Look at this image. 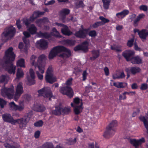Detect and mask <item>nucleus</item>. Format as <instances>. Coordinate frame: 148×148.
Returning a JSON list of instances; mask_svg holds the SVG:
<instances>
[{"instance_id":"obj_1","label":"nucleus","mask_w":148,"mask_h":148,"mask_svg":"<svg viewBox=\"0 0 148 148\" xmlns=\"http://www.w3.org/2000/svg\"><path fill=\"white\" fill-rule=\"evenodd\" d=\"M23 92V86L20 83L18 84L17 86L14 95V87L13 85L10 88L4 87L1 90V94L3 96L10 99L14 97L15 101H18Z\"/></svg>"},{"instance_id":"obj_2","label":"nucleus","mask_w":148,"mask_h":148,"mask_svg":"<svg viewBox=\"0 0 148 148\" xmlns=\"http://www.w3.org/2000/svg\"><path fill=\"white\" fill-rule=\"evenodd\" d=\"M13 48L9 47L5 52L4 59L5 60L4 63L7 65L6 70L10 74H14L15 72L16 66L13 65L16 55L13 51Z\"/></svg>"},{"instance_id":"obj_3","label":"nucleus","mask_w":148,"mask_h":148,"mask_svg":"<svg viewBox=\"0 0 148 148\" xmlns=\"http://www.w3.org/2000/svg\"><path fill=\"white\" fill-rule=\"evenodd\" d=\"M62 52L66 53H63L60 54L59 56L63 58H68L71 55V51L67 48L62 46H58L54 47L50 51L48 56L49 59H52L56 57L57 54Z\"/></svg>"},{"instance_id":"obj_4","label":"nucleus","mask_w":148,"mask_h":148,"mask_svg":"<svg viewBox=\"0 0 148 148\" xmlns=\"http://www.w3.org/2000/svg\"><path fill=\"white\" fill-rule=\"evenodd\" d=\"M117 125V122L116 120L112 121L106 127L103 134L104 137L108 138L113 135L115 131V127Z\"/></svg>"},{"instance_id":"obj_5","label":"nucleus","mask_w":148,"mask_h":148,"mask_svg":"<svg viewBox=\"0 0 148 148\" xmlns=\"http://www.w3.org/2000/svg\"><path fill=\"white\" fill-rule=\"evenodd\" d=\"M39 96H43L45 98H49V100H51V98L53 96L50 88L48 87H44L38 91Z\"/></svg>"},{"instance_id":"obj_6","label":"nucleus","mask_w":148,"mask_h":148,"mask_svg":"<svg viewBox=\"0 0 148 148\" xmlns=\"http://www.w3.org/2000/svg\"><path fill=\"white\" fill-rule=\"evenodd\" d=\"M16 32L15 28L11 25L4 29V32L2 33V36L5 38H11L14 36Z\"/></svg>"},{"instance_id":"obj_7","label":"nucleus","mask_w":148,"mask_h":148,"mask_svg":"<svg viewBox=\"0 0 148 148\" xmlns=\"http://www.w3.org/2000/svg\"><path fill=\"white\" fill-rule=\"evenodd\" d=\"M59 91L64 95H66L70 98L73 97L74 95V92L72 88L68 86H62L60 87Z\"/></svg>"},{"instance_id":"obj_8","label":"nucleus","mask_w":148,"mask_h":148,"mask_svg":"<svg viewBox=\"0 0 148 148\" xmlns=\"http://www.w3.org/2000/svg\"><path fill=\"white\" fill-rule=\"evenodd\" d=\"M45 79L46 82L52 84L56 81V78L52 73V69L49 67L47 71Z\"/></svg>"},{"instance_id":"obj_9","label":"nucleus","mask_w":148,"mask_h":148,"mask_svg":"<svg viewBox=\"0 0 148 148\" xmlns=\"http://www.w3.org/2000/svg\"><path fill=\"white\" fill-rule=\"evenodd\" d=\"M45 55L44 54H42L40 55L37 59L38 63V68L39 72L42 74L44 73L45 69V66L43 64L42 61L45 59Z\"/></svg>"},{"instance_id":"obj_10","label":"nucleus","mask_w":148,"mask_h":148,"mask_svg":"<svg viewBox=\"0 0 148 148\" xmlns=\"http://www.w3.org/2000/svg\"><path fill=\"white\" fill-rule=\"evenodd\" d=\"M28 121L27 118H21L14 120L13 125H15L17 123L19 125L20 128L22 129L26 126Z\"/></svg>"},{"instance_id":"obj_11","label":"nucleus","mask_w":148,"mask_h":148,"mask_svg":"<svg viewBox=\"0 0 148 148\" xmlns=\"http://www.w3.org/2000/svg\"><path fill=\"white\" fill-rule=\"evenodd\" d=\"M88 30L89 29L84 28V27L83 26L82 29H80L78 31L76 32L75 35L77 38H84L86 37Z\"/></svg>"},{"instance_id":"obj_12","label":"nucleus","mask_w":148,"mask_h":148,"mask_svg":"<svg viewBox=\"0 0 148 148\" xmlns=\"http://www.w3.org/2000/svg\"><path fill=\"white\" fill-rule=\"evenodd\" d=\"M145 140L144 137H142L140 139L136 140V139H131L130 140V143L135 147L138 148L139 146L145 143Z\"/></svg>"},{"instance_id":"obj_13","label":"nucleus","mask_w":148,"mask_h":148,"mask_svg":"<svg viewBox=\"0 0 148 148\" xmlns=\"http://www.w3.org/2000/svg\"><path fill=\"white\" fill-rule=\"evenodd\" d=\"M134 51L130 50H127L123 52L122 55L127 62L131 61L132 58L134 55Z\"/></svg>"},{"instance_id":"obj_14","label":"nucleus","mask_w":148,"mask_h":148,"mask_svg":"<svg viewBox=\"0 0 148 148\" xmlns=\"http://www.w3.org/2000/svg\"><path fill=\"white\" fill-rule=\"evenodd\" d=\"M9 106L11 110L14 111H21L23 110L24 108V105H18L16 104L13 101L9 103Z\"/></svg>"},{"instance_id":"obj_15","label":"nucleus","mask_w":148,"mask_h":148,"mask_svg":"<svg viewBox=\"0 0 148 148\" xmlns=\"http://www.w3.org/2000/svg\"><path fill=\"white\" fill-rule=\"evenodd\" d=\"M2 118L5 122L10 123L12 125L13 124L14 119L10 114L4 113L2 115Z\"/></svg>"},{"instance_id":"obj_16","label":"nucleus","mask_w":148,"mask_h":148,"mask_svg":"<svg viewBox=\"0 0 148 148\" xmlns=\"http://www.w3.org/2000/svg\"><path fill=\"white\" fill-rule=\"evenodd\" d=\"M36 44L37 46H39L41 48L43 49H46L48 47V42L44 39H40L37 41Z\"/></svg>"},{"instance_id":"obj_17","label":"nucleus","mask_w":148,"mask_h":148,"mask_svg":"<svg viewBox=\"0 0 148 148\" xmlns=\"http://www.w3.org/2000/svg\"><path fill=\"white\" fill-rule=\"evenodd\" d=\"M125 71L128 72H130L132 74L135 75L140 72L141 69L139 67L133 66L126 68L125 69Z\"/></svg>"},{"instance_id":"obj_18","label":"nucleus","mask_w":148,"mask_h":148,"mask_svg":"<svg viewBox=\"0 0 148 148\" xmlns=\"http://www.w3.org/2000/svg\"><path fill=\"white\" fill-rule=\"evenodd\" d=\"M130 62L133 64H140L143 63V58L140 56H137L132 57Z\"/></svg>"},{"instance_id":"obj_19","label":"nucleus","mask_w":148,"mask_h":148,"mask_svg":"<svg viewBox=\"0 0 148 148\" xmlns=\"http://www.w3.org/2000/svg\"><path fill=\"white\" fill-rule=\"evenodd\" d=\"M55 109L52 111V114L56 116H60L62 114V107L61 105L59 104L58 106L55 107Z\"/></svg>"},{"instance_id":"obj_20","label":"nucleus","mask_w":148,"mask_h":148,"mask_svg":"<svg viewBox=\"0 0 148 148\" xmlns=\"http://www.w3.org/2000/svg\"><path fill=\"white\" fill-rule=\"evenodd\" d=\"M129 13V11L127 10H124L121 12L117 13L116 16L119 18H123Z\"/></svg>"},{"instance_id":"obj_21","label":"nucleus","mask_w":148,"mask_h":148,"mask_svg":"<svg viewBox=\"0 0 148 148\" xmlns=\"http://www.w3.org/2000/svg\"><path fill=\"white\" fill-rule=\"evenodd\" d=\"M92 56L90 58V59L91 60H95L99 56L100 51L98 50H93L91 51Z\"/></svg>"},{"instance_id":"obj_22","label":"nucleus","mask_w":148,"mask_h":148,"mask_svg":"<svg viewBox=\"0 0 148 148\" xmlns=\"http://www.w3.org/2000/svg\"><path fill=\"white\" fill-rule=\"evenodd\" d=\"M88 42L87 41L83 42L80 45L81 50L84 53L87 52L88 51Z\"/></svg>"},{"instance_id":"obj_23","label":"nucleus","mask_w":148,"mask_h":148,"mask_svg":"<svg viewBox=\"0 0 148 148\" xmlns=\"http://www.w3.org/2000/svg\"><path fill=\"white\" fill-rule=\"evenodd\" d=\"M61 32L64 35L70 36L73 34V32L69 29L67 26L66 25L64 27L61 29Z\"/></svg>"},{"instance_id":"obj_24","label":"nucleus","mask_w":148,"mask_h":148,"mask_svg":"<svg viewBox=\"0 0 148 148\" xmlns=\"http://www.w3.org/2000/svg\"><path fill=\"white\" fill-rule=\"evenodd\" d=\"M37 34L38 37L44 38L47 39L51 37V34L47 32L42 33L41 32H40L37 33Z\"/></svg>"},{"instance_id":"obj_25","label":"nucleus","mask_w":148,"mask_h":148,"mask_svg":"<svg viewBox=\"0 0 148 148\" xmlns=\"http://www.w3.org/2000/svg\"><path fill=\"white\" fill-rule=\"evenodd\" d=\"M49 22L48 19L47 17H44L42 19H39L37 20L35 22L39 27H41L42 23H46Z\"/></svg>"},{"instance_id":"obj_26","label":"nucleus","mask_w":148,"mask_h":148,"mask_svg":"<svg viewBox=\"0 0 148 148\" xmlns=\"http://www.w3.org/2000/svg\"><path fill=\"white\" fill-rule=\"evenodd\" d=\"M30 62L31 64L34 66L35 68L38 67V62L37 61V57L34 55H32L31 58Z\"/></svg>"},{"instance_id":"obj_27","label":"nucleus","mask_w":148,"mask_h":148,"mask_svg":"<svg viewBox=\"0 0 148 148\" xmlns=\"http://www.w3.org/2000/svg\"><path fill=\"white\" fill-rule=\"evenodd\" d=\"M27 30L31 34L34 35L36 33L37 29L34 24H32Z\"/></svg>"},{"instance_id":"obj_28","label":"nucleus","mask_w":148,"mask_h":148,"mask_svg":"<svg viewBox=\"0 0 148 148\" xmlns=\"http://www.w3.org/2000/svg\"><path fill=\"white\" fill-rule=\"evenodd\" d=\"M139 119L140 121L143 122L144 126L147 130V133L148 134V121L143 116H140Z\"/></svg>"},{"instance_id":"obj_29","label":"nucleus","mask_w":148,"mask_h":148,"mask_svg":"<svg viewBox=\"0 0 148 148\" xmlns=\"http://www.w3.org/2000/svg\"><path fill=\"white\" fill-rule=\"evenodd\" d=\"M83 103L82 102L81 105L79 106H76L75 107L74 109V111L76 115H78L81 113L83 109L82 106Z\"/></svg>"},{"instance_id":"obj_30","label":"nucleus","mask_w":148,"mask_h":148,"mask_svg":"<svg viewBox=\"0 0 148 148\" xmlns=\"http://www.w3.org/2000/svg\"><path fill=\"white\" fill-rule=\"evenodd\" d=\"M146 29H143L140 31L139 33V36L140 38L142 39L146 40L147 37Z\"/></svg>"},{"instance_id":"obj_31","label":"nucleus","mask_w":148,"mask_h":148,"mask_svg":"<svg viewBox=\"0 0 148 148\" xmlns=\"http://www.w3.org/2000/svg\"><path fill=\"white\" fill-rule=\"evenodd\" d=\"M50 34H51V36H52L57 38H61L62 37V36L60 35L59 32L55 27L52 28V32H50Z\"/></svg>"},{"instance_id":"obj_32","label":"nucleus","mask_w":148,"mask_h":148,"mask_svg":"<svg viewBox=\"0 0 148 148\" xmlns=\"http://www.w3.org/2000/svg\"><path fill=\"white\" fill-rule=\"evenodd\" d=\"M71 111L70 107H65L62 108V114L63 115L69 114Z\"/></svg>"},{"instance_id":"obj_33","label":"nucleus","mask_w":148,"mask_h":148,"mask_svg":"<svg viewBox=\"0 0 148 148\" xmlns=\"http://www.w3.org/2000/svg\"><path fill=\"white\" fill-rule=\"evenodd\" d=\"M103 3V6L104 9L107 10L109 9L111 2V0H102Z\"/></svg>"},{"instance_id":"obj_34","label":"nucleus","mask_w":148,"mask_h":148,"mask_svg":"<svg viewBox=\"0 0 148 148\" xmlns=\"http://www.w3.org/2000/svg\"><path fill=\"white\" fill-rule=\"evenodd\" d=\"M35 110L38 112H43L45 110V108L43 105L40 104L35 106Z\"/></svg>"},{"instance_id":"obj_35","label":"nucleus","mask_w":148,"mask_h":148,"mask_svg":"<svg viewBox=\"0 0 148 148\" xmlns=\"http://www.w3.org/2000/svg\"><path fill=\"white\" fill-rule=\"evenodd\" d=\"M24 75V73L23 70L21 68H18L16 74L17 78L19 79L22 77Z\"/></svg>"},{"instance_id":"obj_36","label":"nucleus","mask_w":148,"mask_h":148,"mask_svg":"<svg viewBox=\"0 0 148 148\" xmlns=\"http://www.w3.org/2000/svg\"><path fill=\"white\" fill-rule=\"evenodd\" d=\"M64 41L65 44L70 46H73L75 43V40L69 39L65 40Z\"/></svg>"},{"instance_id":"obj_37","label":"nucleus","mask_w":148,"mask_h":148,"mask_svg":"<svg viewBox=\"0 0 148 148\" xmlns=\"http://www.w3.org/2000/svg\"><path fill=\"white\" fill-rule=\"evenodd\" d=\"M24 63V60L23 58H21L16 63V65L17 66L25 67Z\"/></svg>"},{"instance_id":"obj_38","label":"nucleus","mask_w":148,"mask_h":148,"mask_svg":"<svg viewBox=\"0 0 148 148\" xmlns=\"http://www.w3.org/2000/svg\"><path fill=\"white\" fill-rule=\"evenodd\" d=\"M99 19L101 21L100 22L101 23V24L102 25H105V23H108L110 21V20L109 19L104 18L102 16H100Z\"/></svg>"},{"instance_id":"obj_39","label":"nucleus","mask_w":148,"mask_h":148,"mask_svg":"<svg viewBox=\"0 0 148 148\" xmlns=\"http://www.w3.org/2000/svg\"><path fill=\"white\" fill-rule=\"evenodd\" d=\"M123 83L121 82H114L113 86L119 88H124L125 86L123 85Z\"/></svg>"},{"instance_id":"obj_40","label":"nucleus","mask_w":148,"mask_h":148,"mask_svg":"<svg viewBox=\"0 0 148 148\" xmlns=\"http://www.w3.org/2000/svg\"><path fill=\"white\" fill-rule=\"evenodd\" d=\"M73 80V78H69L66 80L65 83L62 84V86L66 85V86H70L72 84Z\"/></svg>"},{"instance_id":"obj_41","label":"nucleus","mask_w":148,"mask_h":148,"mask_svg":"<svg viewBox=\"0 0 148 148\" xmlns=\"http://www.w3.org/2000/svg\"><path fill=\"white\" fill-rule=\"evenodd\" d=\"M70 13V10L67 8L63 9L60 12V15H66L69 14Z\"/></svg>"},{"instance_id":"obj_42","label":"nucleus","mask_w":148,"mask_h":148,"mask_svg":"<svg viewBox=\"0 0 148 148\" xmlns=\"http://www.w3.org/2000/svg\"><path fill=\"white\" fill-rule=\"evenodd\" d=\"M7 77L5 75H2L0 77V84L7 82Z\"/></svg>"},{"instance_id":"obj_43","label":"nucleus","mask_w":148,"mask_h":148,"mask_svg":"<svg viewBox=\"0 0 148 148\" xmlns=\"http://www.w3.org/2000/svg\"><path fill=\"white\" fill-rule=\"evenodd\" d=\"M134 42V38H132L131 39L128 40L127 43V45L129 47H132L133 45Z\"/></svg>"},{"instance_id":"obj_44","label":"nucleus","mask_w":148,"mask_h":148,"mask_svg":"<svg viewBox=\"0 0 148 148\" xmlns=\"http://www.w3.org/2000/svg\"><path fill=\"white\" fill-rule=\"evenodd\" d=\"M7 102L2 98H0V106L2 108H4V106L6 105Z\"/></svg>"},{"instance_id":"obj_45","label":"nucleus","mask_w":148,"mask_h":148,"mask_svg":"<svg viewBox=\"0 0 148 148\" xmlns=\"http://www.w3.org/2000/svg\"><path fill=\"white\" fill-rule=\"evenodd\" d=\"M23 23L27 27H28L31 23L29 19L27 18H24L23 20Z\"/></svg>"},{"instance_id":"obj_46","label":"nucleus","mask_w":148,"mask_h":148,"mask_svg":"<svg viewBox=\"0 0 148 148\" xmlns=\"http://www.w3.org/2000/svg\"><path fill=\"white\" fill-rule=\"evenodd\" d=\"M43 123V122L42 120H40L37 121L34 123V125L36 127H41Z\"/></svg>"},{"instance_id":"obj_47","label":"nucleus","mask_w":148,"mask_h":148,"mask_svg":"<svg viewBox=\"0 0 148 148\" xmlns=\"http://www.w3.org/2000/svg\"><path fill=\"white\" fill-rule=\"evenodd\" d=\"M75 5L77 8H83L84 6V4L82 1L76 3Z\"/></svg>"},{"instance_id":"obj_48","label":"nucleus","mask_w":148,"mask_h":148,"mask_svg":"<svg viewBox=\"0 0 148 148\" xmlns=\"http://www.w3.org/2000/svg\"><path fill=\"white\" fill-rule=\"evenodd\" d=\"M34 79L35 78H32L29 77L27 78V80L30 85H32L35 84V80Z\"/></svg>"},{"instance_id":"obj_49","label":"nucleus","mask_w":148,"mask_h":148,"mask_svg":"<svg viewBox=\"0 0 148 148\" xmlns=\"http://www.w3.org/2000/svg\"><path fill=\"white\" fill-rule=\"evenodd\" d=\"M88 35L91 37H95L97 36V33L95 30H93L89 32Z\"/></svg>"},{"instance_id":"obj_50","label":"nucleus","mask_w":148,"mask_h":148,"mask_svg":"<svg viewBox=\"0 0 148 148\" xmlns=\"http://www.w3.org/2000/svg\"><path fill=\"white\" fill-rule=\"evenodd\" d=\"M68 141H69L68 144L69 145H71L76 143V138H75L74 139L72 138H70L68 139Z\"/></svg>"},{"instance_id":"obj_51","label":"nucleus","mask_w":148,"mask_h":148,"mask_svg":"<svg viewBox=\"0 0 148 148\" xmlns=\"http://www.w3.org/2000/svg\"><path fill=\"white\" fill-rule=\"evenodd\" d=\"M37 18V17L36 16V15H35V13L34 12V14L30 16L29 19L30 22L32 23L33 22L34 20Z\"/></svg>"},{"instance_id":"obj_52","label":"nucleus","mask_w":148,"mask_h":148,"mask_svg":"<svg viewBox=\"0 0 148 148\" xmlns=\"http://www.w3.org/2000/svg\"><path fill=\"white\" fill-rule=\"evenodd\" d=\"M139 8L140 10L144 11H146L148 10L147 6L146 5H142L139 6Z\"/></svg>"},{"instance_id":"obj_53","label":"nucleus","mask_w":148,"mask_h":148,"mask_svg":"<svg viewBox=\"0 0 148 148\" xmlns=\"http://www.w3.org/2000/svg\"><path fill=\"white\" fill-rule=\"evenodd\" d=\"M100 21L97 22L95 23L92 25V27L94 28H96L98 27L99 26L102 25Z\"/></svg>"},{"instance_id":"obj_54","label":"nucleus","mask_w":148,"mask_h":148,"mask_svg":"<svg viewBox=\"0 0 148 148\" xmlns=\"http://www.w3.org/2000/svg\"><path fill=\"white\" fill-rule=\"evenodd\" d=\"M148 88V85L147 84H141L140 89L143 90L147 89Z\"/></svg>"},{"instance_id":"obj_55","label":"nucleus","mask_w":148,"mask_h":148,"mask_svg":"<svg viewBox=\"0 0 148 148\" xmlns=\"http://www.w3.org/2000/svg\"><path fill=\"white\" fill-rule=\"evenodd\" d=\"M16 25L19 30L21 29L22 25L21 23V21L19 19H18L16 20Z\"/></svg>"},{"instance_id":"obj_56","label":"nucleus","mask_w":148,"mask_h":148,"mask_svg":"<svg viewBox=\"0 0 148 148\" xmlns=\"http://www.w3.org/2000/svg\"><path fill=\"white\" fill-rule=\"evenodd\" d=\"M30 77L32 78H35V73L32 69L31 68L29 70Z\"/></svg>"},{"instance_id":"obj_57","label":"nucleus","mask_w":148,"mask_h":148,"mask_svg":"<svg viewBox=\"0 0 148 148\" xmlns=\"http://www.w3.org/2000/svg\"><path fill=\"white\" fill-rule=\"evenodd\" d=\"M88 75V73L86 70L84 71L82 73V81H85L86 79L87 76Z\"/></svg>"},{"instance_id":"obj_58","label":"nucleus","mask_w":148,"mask_h":148,"mask_svg":"<svg viewBox=\"0 0 148 148\" xmlns=\"http://www.w3.org/2000/svg\"><path fill=\"white\" fill-rule=\"evenodd\" d=\"M34 13H35V15H36V16L37 17V18H38L40 15H44L45 12L37 11L35 12Z\"/></svg>"},{"instance_id":"obj_59","label":"nucleus","mask_w":148,"mask_h":148,"mask_svg":"<svg viewBox=\"0 0 148 148\" xmlns=\"http://www.w3.org/2000/svg\"><path fill=\"white\" fill-rule=\"evenodd\" d=\"M125 75L123 72L121 73L119 76L117 77H115L114 76H113L114 79H115L117 78H124Z\"/></svg>"},{"instance_id":"obj_60","label":"nucleus","mask_w":148,"mask_h":148,"mask_svg":"<svg viewBox=\"0 0 148 148\" xmlns=\"http://www.w3.org/2000/svg\"><path fill=\"white\" fill-rule=\"evenodd\" d=\"M36 74L39 79L40 80L43 79V76L42 74H40L39 72L38 71L36 72Z\"/></svg>"},{"instance_id":"obj_61","label":"nucleus","mask_w":148,"mask_h":148,"mask_svg":"<svg viewBox=\"0 0 148 148\" xmlns=\"http://www.w3.org/2000/svg\"><path fill=\"white\" fill-rule=\"evenodd\" d=\"M4 146L6 148H18L14 146H11L8 143H5L4 144Z\"/></svg>"},{"instance_id":"obj_62","label":"nucleus","mask_w":148,"mask_h":148,"mask_svg":"<svg viewBox=\"0 0 148 148\" xmlns=\"http://www.w3.org/2000/svg\"><path fill=\"white\" fill-rule=\"evenodd\" d=\"M40 132L39 130H37L36 131V132L34 133V137L36 138H39L40 135Z\"/></svg>"},{"instance_id":"obj_63","label":"nucleus","mask_w":148,"mask_h":148,"mask_svg":"<svg viewBox=\"0 0 148 148\" xmlns=\"http://www.w3.org/2000/svg\"><path fill=\"white\" fill-rule=\"evenodd\" d=\"M23 34L26 38H29L31 36L30 33L27 31H24L23 32Z\"/></svg>"},{"instance_id":"obj_64","label":"nucleus","mask_w":148,"mask_h":148,"mask_svg":"<svg viewBox=\"0 0 148 148\" xmlns=\"http://www.w3.org/2000/svg\"><path fill=\"white\" fill-rule=\"evenodd\" d=\"M104 70L105 75L107 76L109 74L108 68L107 67H105L104 69Z\"/></svg>"}]
</instances>
